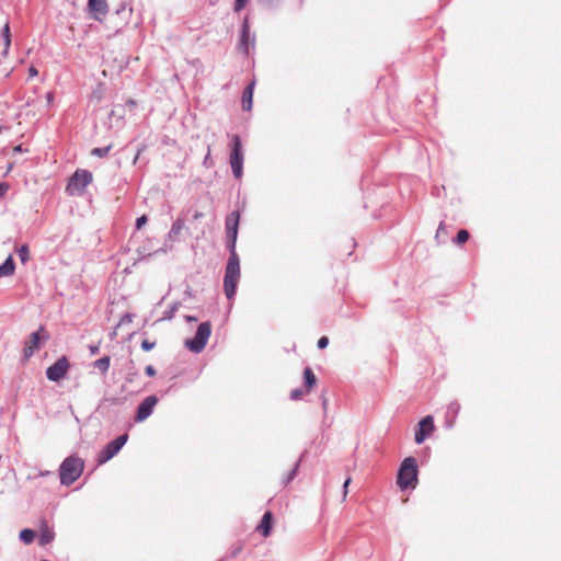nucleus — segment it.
<instances>
[{
  "mask_svg": "<svg viewBox=\"0 0 561 561\" xmlns=\"http://www.w3.org/2000/svg\"><path fill=\"white\" fill-rule=\"evenodd\" d=\"M470 233L466 229H461L458 231L455 242L458 245H462L469 240Z\"/></svg>",
  "mask_w": 561,
  "mask_h": 561,
  "instance_id": "obj_24",
  "label": "nucleus"
},
{
  "mask_svg": "<svg viewBox=\"0 0 561 561\" xmlns=\"http://www.w3.org/2000/svg\"><path fill=\"white\" fill-rule=\"evenodd\" d=\"M145 371L150 377L156 376V369L151 365L147 366Z\"/></svg>",
  "mask_w": 561,
  "mask_h": 561,
  "instance_id": "obj_36",
  "label": "nucleus"
},
{
  "mask_svg": "<svg viewBox=\"0 0 561 561\" xmlns=\"http://www.w3.org/2000/svg\"><path fill=\"white\" fill-rule=\"evenodd\" d=\"M15 270V265L12 256H9L1 265H0V277H7L13 275Z\"/></svg>",
  "mask_w": 561,
  "mask_h": 561,
  "instance_id": "obj_17",
  "label": "nucleus"
},
{
  "mask_svg": "<svg viewBox=\"0 0 561 561\" xmlns=\"http://www.w3.org/2000/svg\"><path fill=\"white\" fill-rule=\"evenodd\" d=\"M158 399L156 396L147 397L138 407L135 420L137 422L145 421L153 411Z\"/></svg>",
  "mask_w": 561,
  "mask_h": 561,
  "instance_id": "obj_11",
  "label": "nucleus"
},
{
  "mask_svg": "<svg viewBox=\"0 0 561 561\" xmlns=\"http://www.w3.org/2000/svg\"><path fill=\"white\" fill-rule=\"evenodd\" d=\"M304 379H305V387L307 389V391H311V389L316 386L317 383V378L312 371V369L310 367H306L304 369Z\"/></svg>",
  "mask_w": 561,
  "mask_h": 561,
  "instance_id": "obj_18",
  "label": "nucleus"
},
{
  "mask_svg": "<svg viewBox=\"0 0 561 561\" xmlns=\"http://www.w3.org/2000/svg\"><path fill=\"white\" fill-rule=\"evenodd\" d=\"M447 228H446V225L444 221H442L439 225H438V228H437V231H436V234H435V238L437 240H439L440 238H445L447 236Z\"/></svg>",
  "mask_w": 561,
  "mask_h": 561,
  "instance_id": "obj_29",
  "label": "nucleus"
},
{
  "mask_svg": "<svg viewBox=\"0 0 561 561\" xmlns=\"http://www.w3.org/2000/svg\"><path fill=\"white\" fill-rule=\"evenodd\" d=\"M210 332L211 329L209 322L201 323L197 328L195 336L191 340H186L185 346L194 353L202 352L206 346V343L210 336Z\"/></svg>",
  "mask_w": 561,
  "mask_h": 561,
  "instance_id": "obj_3",
  "label": "nucleus"
},
{
  "mask_svg": "<svg viewBox=\"0 0 561 561\" xmlns=\"http://www.w3.org/2000/svg\"><path fill=\"white\" fill-rule=\"evenodd\" d=\"M36 75H37V70H36V68L31 67V68L28 69V76H30L31 78H33V77H35Z\"/></svg>",
  "mask_w": 561,
  "mask_h": 561,
  "instance_id": "obj_37",
  "label": "nucleus"
},
{
  "mask_svg": "<svg viewBox=\"0 0 561 561\" xmlns=\"http://www.w3.org/2000/svg\"><path fill=\"white\" fill-rule=\"evenodd\" d=\"M187 320L196 321V318H194V317H187Z\"/></svg>",
  "mask_w": 561,
  "mask_h": 561,
  "instance_id": "obj_44",
  "label": "nucleus"
},
{
  "mask_svg": "<svg viewBox=\"0 0 561 561\" xmlns=\"http://www.w3.org/2000/svg\"><path fill=\"white\" fill-rule=\"evenodd\" d=\"M417 462L414 457H407L400 465L397 484L401 490L414 489L417 483Z\"/></svg>",
  "mask_w": 561,
  "mask_h": 561,
  "instance_id": "obj_2",
  "label": "nucleus"
},
{
  "mask_svg": "<svg viewBox=\"0 0 561 561\" xmlns=\"http://www.w3.org/2000/svg\"><path fill=\"white\" fill-rule=\"evenodd\" d=\"M49 339V334L41 327L37 331L30 334L23 348L24 359H28L33 354L39 350L41 344Z\"/></svg>",
  "mask_w": 561,
  "mask_h": 561,
  "instance_id": "obj_5",
  "label": "nucleus"
},
{
  "mask_svg": "<svg viewBox=\"0 0 561 561\" xmlns=\"http://www.w3.org/2000/svg\"><path fill=\"white\" fill-rule=\"evenodd\" d=\"M18 255L21 260L22 263H26L30 259V251H28V247L27 245H22L19 250H18Z\"/></svg>",
  "mask_w": 561,
  "mask_h": 561,
  "instance_id": "obj_27",
  "label": "nucleus"
},
{
  "mask_svg": "<svg viewBox=\"0 0 561 561\" xmlns=\"http://www.w3.org/2000/svg\"><path fill=\"white\" fill-rule=\"evenodd\" d=\"M127 434L121 435L113 442L108 443L98 455V462L100 465L105 463L112 459L127 442Z\"/></svg>",
  "mask_w": 561,
  "mask_h": 561,
  "instance_id": "obj_7",
  "label": "nucleus"
},
{
  "mask_svg": "<svg viewBox=\"0 0 561 561\" xmlns=\"http://www.w3.org/2000/svg\"><path fill=\"white\" fill-rule=\"evenodd\" d=\"M309 391L307 389H295L290 392V398L293 400H300L302 399Z\"/></svg>",
  "mask_w": 561,
  "mask_h": 561,
  "instance_id": "obj_28",
  "label": "nucleus"
},
{
  "mask_svg": "<svg viewBox=\"0 0 561 561\" xmlns=\"http://www.w3.org/2000/svg\"><path fill=\"white\" fill-rule=\"evenodd\" d=\"M209 154H210V148H208L206 160L209 158Z\"/></svg>",
  "mask_w": 561,
  "mask_h": 561,
  "instance_id": "obj_41",
  "label": "nucleus"
},
{
  "mask_svg": "<svg viewBox=\"0 0 561 561\" xmlns=\"http://www.w3.org/2000/svg\"><path fill=\"white\" fill-rule=\"evenodd\" d=\"M146 222H147V217L146 216L139 217L137 219V221H136L137 229H140Z\"/></svg>",
  "mask_w": 561,
  "mask_h": 561,
  "instance_id": "obj_35",
  "label": "nucleus"
},
{
  "mask_svg": "<svg viewBox=\"0 0 561 561\" xmlns=\"http://www.w3.org/2000/svg\"><path fill=\"white\" fill-rule=\"evenodd\" d=\"M65 190H66V192L70 191V179H68Z\"/></svg>",
  "mask_w": 561,
  "mask_h": 561,
  "instance_id": "obj_39",
  "label": "nucleus"
},
{
  "mask_svg": "<svg viewBox=\"0 0 561 561\" xmlns=\"http://www.w3.org/2000/svg\"><path fill=\"white\" fill-rule=\"evenodd\" d=\"M247 5V0H236L234 2V11L239 12Z\"/></svg>",
  "mask_w": 561,
  "mask_h": 561,
  "instance_id": "obj_31",
  "label": "nucleus"
},
{
  "mask_svg": "<svg viewBox=\"0 0 561 561\" xmlns=\"http://www.w3.org/2000/svg\"><path fill=\"white\" fill-rule=\"evenodd\" d=\"M60 482L70 485V457H66L60 465Z\"/></svg>",
  "mask_w": 561,
  "mask_h": 561,
  "instance_id": "obj_16",
  "label": "nucleus"
},
{
  "mask_svg": "<svg viewBox=\"0 0 561 561\" xmlns=\"http://www.w3.org/2000/svg\"><path fill=\"white\" fill-rule=\"evenodd\" d=\"M255 81H251L250 84L245 88L242 94V107L244 111H251L253 105V91H254Z\"/></svg>",
  "mask_w": 561,
  "mask_h": 561,
  "instance_id": "obj_15",
  "label": "nucleus"
},
{
  "mask_svg": "<svg viewBox=\"0 0 561 561\" xmlns=\"http://www.w3.org/2000/svg\"><path fill=\"white\" fill-rule=\"evenodd\" d=\"M435 430L434 420L431 415L425 416L419 423V428L415 432V443L422 444Z\"/></svg>",
  "mask_w": 561,
  "mask_h": 561,
  "instance_id": "obj_9",
  "label": "nucleus"
},
{
  "mask_svg": "<svg viewBox=\"0 0 561 561\" xmlns=\"http://www.w3.org/2000/svg\"><path fill=\"white\" fill-rule=\"evenodd\" d=\"M14 150H15V151H19V152H22V147H21V146H16V147L14 148Z\"/></svg>",
  "mask_w": 561,
  "mask_h": 561,
  "instance_id": "obj_40",
  "label": "nucleus"
},
{
  "mask_svg": "<svg viewBox=\"0 0 561 561\" xmlns=\"http://www.w3.org/2000/svg\"><path fill=\"white\" fill-rule=\"evenodd\" d=\"M351 481H352V479H351V478H347V479L345 480V482H344V485H343V501H344V500L346 499V496H347V493H348L347 488H348V485H350Z\"/></svg>",
  "mask_w": 561,
  "mask_h": 561,
  "instance_id": "obj_33",
  "label": "nucleus"
},
{
  "mask_svg": "<svg viewBox=\"0 0 561 561\" xmlns=\"http://www.w3.org/2000/svg\"><path fill=\"white\" fill-rule=\"evenodd\" d=\"M328 344H329V339H328V336H322V337H320V339H319V341H318V347H319V348H324V347H327V346H328Z\"/></svg>",
  "mask_w": 561,
  "mask_h": 561,
  "instance_id": "obj_32",
  "label": "nucleus"
},
{
  "mask_svg": "<svg viewBox=\"0 0 561 561\" xmlns=\"http://www.w3.org/2000/svg\"><path fill=\"white\" fill-rule=\"evenodd\" d=\"M88 8L92 18L100 22L104 20L108 11L106 0H89Z\"/></svg>",
  "mask_w": 561,
  "mask_h": 561,
  "instance_id": "obj_12",
  "label": "nucleus"
},
{
  "mask_svg": "<svg viewBox=\"0 0 561 561\" xmlns=\"http://www.w3.org/2000/svg\"><path fill=\"white\" fill-rule=\"evenodd\" d=\"M154 346H156V341H150V340H148V339H145V340L141 342V348H142L145 352H149V351H151Z\"/></svg>",
  "mask_w": 561,
  "mask_h": 561,
  "instance_id": "obj_30",
  "label": "nucleus"
},
{
  "mask_svg": "<svg viewBox=\"0 0 561 561\" xmlns=\"http://www.w3.org/2000/svg\"><path fill=\"white\" fill-rule=\"evenodd\" d=\"M240 279V261L237 252H230V256L227 262L225 277H224V289L226 297L230 300L234 297L237 285Z\"/></svg>",
  "mask_w": 561,
  "mask_h": 561,
  "instance_id": "obj_1",
  "label": "nucleus"
},
{
  "mask_svg": "<svg viewBox=\"0 0 561 561\" xmlns=\"http://www.w3.org/2000/svg\"><path fill=\"white\" fill-rule=\"evenodd\" d=\"M203 216H204V215H203V213L197 211V213H195V215H194V219H199V218H202Z\"/></svg>",
  "mask_w": 561,
  "mask_h": 561,
  "instance_id": "obj_38",
  "label": "nucleus"
},
{
  "mask_svg": "<svg viewBox=\"0 0 561 561\" xmlns=\"http://www.w3.org/2000/svg\"><path fill=\"white\" fill-rule=\"evenodd\" d=\"M297 468H298V465L296 463L294 466V468L290 469L286 476H284V478L282 479V482H280V484L283 486H286L295 478V476L297 473Z\"/></svg>",
  "mask_w": 561,
  "mask_h": 561,
  "instance_id": "obj_26",
  "label": "nucleus"
},
{
  "mask_svg": "<svg viewBox=\"0 0 561 561\" xmlns=\"http://www.w3.org/2000/svg\"><path fill=\"white\" fill-rule=\"evenodd\" d=\"M69 369V363L66 356L60 357L54 365L46 370V377L50 381H59L65 378Z\"/></svg>",
  "mask_w": 561,
  "mask_h": 561,
  "instance_id": "obj_8",
  "label": "nucleus"
},
{
  "mask_svg": "<svg viewBox=\"0 0 561 561\" xmlns=\"http://www.w3.org/2000/svg\"><path fill=\"white\" fill-rule=\"evenodd\" d=\"M239 221L240 213L237 210L230 213L226 218L227 245L230 252H237L236 243L238 237Z\"/></svg>",
  "mask_w": 561,
  "mask_h": 561,
  "instance_id": "obj_6",
  "label": "nucleus"
},
{
  "mask_svg": "<svg viewBox=\"0 0 561 561\" xmlns=\"http://www.w3.org/2000/svg\"><path fill=\"white\" fill-rule=\"evenodd\" d=\"M230 164L236 178H241L243 169V152L241 139L238 135L231 137Z\"/></svg>",
  "mask_w": 561,
  "mask_h": 561,
  "instance_id": "obj_4",
  "label": "nucleus"
},
{
  "mask_svg": "<svg viewBox=\"0 0 561 561\" xmlns=\"http://www.w3.org/2000/svg\"><path fill=\"white\" fill-rule=\"evenodd\" d=\"M273 514L271 512H266L261 523L256 527V531L260 533L263 537H268L271 535L272 528H273Z\"/></svg>",
  "mask_w": 561,
  "mask_h": 561,
  "instance_id": "obj_13",
  "label": "nucleus"
},
{
  "mask_svg": "<svg viewBox=\"0 0 561 561\" xmlns=\"http://www.w3.org/2000/svg\"><path fill=\"white\" fill-rule=\"evenodd\" d=\"M185 228V224L183 220L178 219L171 227V230L169 232V237L172 240H178L182 230Z\"/></svg>",
  "mask_w": 561,
  "mask_h": 561,
  "instance_id": "obj_20",
  "label": "nucleus"
},
{
  "mask_svg": "<svg viewBox=\"0 0 561 561\" xmlns=\"http://www.w3.org/2000/svg\"><path fill=\"white\" fill-rule=\"evenodd\" d=\"M112 147H113V145L110 144L108 146H106L104 148H94V149H92L91 154L99 157V158L106 157L108 154L110 150L112 149Z\"/></svg>",
  "mask_w": 561,
  "mask_h": 561,
  "instance_id": "obj_23",
  "label": "nucleus"
},
{
  "mask_svg": "<svg viewBox=\"0 0 561 561\" xmlns=\"http://www.w3.org/2000/svg\"><path fill=\"white\" fill-rule=\"evenodd\" d=\"M54 531L49 528L47 523H42L39 535H38V543L44 547L50 543L54 540Z\"/></svg>",
  "mask_w": 561,
  "mask_h": 561,
  "instance_id": "obj_14",
  "label": "nucleus"
},
{
  "mask_svg": "<svg viewBox=\"0 0 561 561\" xmlns=\"http://www.w3.org/2000/svg\"><path fill=\"white\" fill-rule=\"evenodd\" d=\"M50 98H51V94H50V93H47V99H48V101H50Z\"/></svg>",
  "mask_w": 561,
  "mask_h": 561,
  "instance_id": "obj_45",
  "label": "nucleus"
},
{
  "mask_svg": "<svg viewBox=\"0 0 561 561\" xmlns=\"http://www.w3.org/2000/svg\"><path fill=\"white\" fill-rule=\"evenodd\" d=\"M9 191V185L4 182H0V197L5 195Z\"/></svg>",
  "mask_w": 561,
  "mask_h": 561,
  "instance_id": "obj_34",
  "label": "nucleus"
},
{
  "mask_svg": "<svg viewBox=\"0 0 561 561\" xmlns=\"http://www.w3.org/2000/svg\"><path fill=\"white\" fill-rule=\"evenodd\" d=\"M92 180L93 175L90 171L79 169L72 174V188L82 193L92 183Z\"/></svg>",
  "mask_w": 561,
  "mask_h": 561,
  "instance_id": "obj_10",
  "label": "nucleus"
},
{
  "mask_svg": "<svg viewBox=\"0 0 561 561\" xmlns=\"http://www.w3.org/2000/svg\"><path fill=\"white\" fill-rule=\"evenodd\" d=\"M1 35L3 37V42H4V49L2 51V55L3 56H7L8 53H9V48H10V45H11V34H10V25H9V22H7L2 30H1Z\"/></svg>",
  "mask_w": 561,
  "mask_h": 561,
  "instance_id": "obj_19",
  "label": "nucleus"
},
{
  "mask_svg": "<svg viewBox=\"0 0 561 561\" xmlns=\"http://www.w3.org/2000/svg\"><path fill=\"white\" fill-rule=\"evenodd\" d=\"M82 468V462L72 458V481H75L77 477L81 474Z\"/></svg>",
  "mask_w": 561,
  "mask_h": 561,
  "instance_id": "obj_25",
  "label": "nucleus"
},
{
  "mask_svg": "<svg viewBox=\"0 0 561 561\" xmlns=\"http://www.w3.org/2000/svg\"><path fill=\"white\" fill-rule=\"evenodd\" d=\"M110 356H104L94 362V367L98 368L102 374H106L110 368Z\"/></svg>",
  "mask_w": 561,
  "mask_h": 561,
  "instance_id": "obj_22",
  "label": "nucleus"
},
{
  "mask_svg": "<svg viewBox=\"0 0 561 561\" xmlns=\"http://www.w3.org/2000/svg\"><path fill=\"white\" fill-rule=\"evenodd\" d=\"M187 320L196 321V318H194V317H187Z\"/></svg>",
  "mask_w": 561,
  "mask_h": 561,
  "instance_id": "obj_42",
  "label": "nucleus"
},
{
  "mask_svg": "<svg viewBox=\"0 0 561 561\" xmlns=\"http://www.w3.org/2000/svg\"><path fill=\"white\" fill-rule=\"evenodd\" d=\"M36 537V531L30 528L22 529L20 531L19 538L25 545H30L34 541Z\"/></svg>",
  "mask_w": 561,
  "mask_h": 561,
  "instance_id": "obj_21",
  "label": "nucleus"
},
{
  "mask_svg": "<svg viewBox=\"0 0 561 561\" xmlns=\"http://www.w3.org/2000/svg\"><path fill=\"white\" fill-rule=\"evenodd\" d=\"M187 320L196 321V318H194V317H187Z\"/></svg>",
  "mask_w": 561,
  "mask_h": 561,
  "instance_id": "obj_43",
  "label": "nucleus"
}]
</instances>
